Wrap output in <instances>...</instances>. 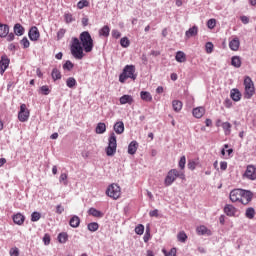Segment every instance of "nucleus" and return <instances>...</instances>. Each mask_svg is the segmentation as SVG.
<instances>
[{
    "label": "nucleus",
    "mask_w": 256,
    "mask_h": 256,
    "mask_svg": "<svg viewBox=\"0 0 256 256\" xmlns=\"http://www.w3.org/2000/svg\"><path fill=\"white\" fill-rule=\"evenodd\" d=\"M229 47L231 51H239V47H241V41H239V38L235 37L229 42Z\"/></svg>",
    "instance_id": "nucleus-15"
},
{
    "label": "nucleus",
    "mask_w": 256,
    "mask_h": 256,
    "mask_svg": "<svg viewBox=\"0 0 256 256\" xmlns=\"http://www.w3.org/2000/svg\"><path fill=\"white\" fill-rule=\"evenodd\" d=\"M119 101L120 105H127V103L128 105H133L135 100L133 99V96L125 94L122 97H120Z\"/></svg>",
    "instance_id": "nucleus-13"
},
{
    "label": "nucleus",
    "mask_w": 256,
    "mask_h": 256,
    "mask_svg": "<svg viewBox=\"0 0 256 256\" xmlns=\"http://www.w3.org/2000/svg\"><path fill=\"white\" fill-rule=\"evenodd\" d=\"M15 225H23L25 223V216L21 213H17L13 216Z\"/></svg>",
    "instance_id": "nucleus-20"
},
{
    "label": "nucleus",
    "mask_w": 256,
    "mask_h": 256,
    "mask_svg": "<svg viewBox=\"0 0 256 256\" xmlns=\"http://www.w3.org/2000/svg\"><path fill=\"white\" fill-rule=\"evenodd\" d=\"M77 7L79 9H85V7H89V1L87 0H80L78 3H77Z\"/></svg>",
    "instance_id": "nucleus-44"
},
{
    "label": "nucleus",
    "mask_w": 256,
    "mask_h": 256,
    "mask_svg": "<svg viewBox=\"0 0 256 256\" xmlns=\"http://www.w3.org/2000/svg\"><path fill=\"white\" fill-rule=\"evenodd\" d=\"M177 177H179V179L185 180V173L179 172L177 169H171L164 180V185L166 187H170V185H173V183L177 181Z\"/></svg>",
    "instance_id": "nucleus-3"
},
{
    "label": "nucleus",
    "mask_w": 256,
    "mask_h": 256,
    "mask_svg": "<svg viewBox=\"0 0 256 256\" xmlns=\"http://www.w3.org/2000/svg\"><path fill=\"white\" fill-rule=\"evenodd\" d=\"M177 239L181 243H185V241H187V234L184 231L179 232L178 235H177Z\"/></svg>",
    "instance_id": "nucleus-42"
},
{
    "label": "nucleus",
    "mask_w": 256,
    "mask_h": 256,
    "mask_svg": "<svg viewBox=\"0 0 256 256\" xmlns=\"http://www.w3.org/2000/svg\"><path fill=\"white\" fill-rule=\"evenodd\" d=\"M143 239H144V243H148L149 239H151V234H149V232H146Z\"/></svg>",
    "instance_id": "nucleus-62"
},
{
    "label": "nucleus",
    "mask_w": 256,
    "mask_h": 256,
    "mask_svg": "<svg viewBox=\"0 0 256 256\" xmlns=\"http://www.w3.org/2000/svg\"><path fill=\"white\" fill-rule=\"evenodd\" d=\"M162 253H164L165 256H177V248H172L169 252L163 249Z\"/></svg>",
    "instance_id": "nucleus-43"
},
{
    "label": "nucleus",
    "mask_w": 256,
    "mask_h": 256,
    "mask_svg": "<svg viewBox=\"0 0 256 256\" xmlns=\"http://www.w3.org/2000/svg\"><path fill=\"white\" fill-rule=\"evenodd\" d=\"M66 85H67V87H69V89H73V88L77 87V80H75L74 77H69L66 80Z\"/></svg>",
    "instance_id": "nucleus-32"
},
{
    "label": "nucleus",
    "mask_w": 256,
    "mask_h": 256,
    "mask_svg": "<svg viewBox=\"0 0 256 256\" xmlns=\"http://www.w3.org/2000/svg\"><path fill=\"white\" fill-rule=\"evenodd\" d=\"M7 41H13L15 39V34L10 33L6 36Z\"/></svg>",
    "instance_id": "nucleus-64"
},
{
    "label": "nucleus",
    "mask_w": 256,
    "mask_h": 256,
    "mask_svg": "<svg viewBox=\"0 0 256 256\" xmlns=\"http://www.w3.org/2000/svg\"><path fill=\"white\" fill-rule=\"evenodd\" d=\"M106 195L111 199H119L121 197V187L117 184H111L106 190Z\"/></svg>",
    "instance_id": "nucleus-6"
},
{
    "label": "nucleus",
    "mask_w": 256,
    "mask_h": 256,
    "mask_svg": "<svg viewBox=\"0 0 256 256\" xmlns=\"http://www.w3.org/2000/svg\"><path fill=\"white\" fill-rule=\"evenodd\" d=\"M83 49L85 53H91V51H93V38H91V34L87 31L80 34V40L79 38H72V44L70 46L72 56L78 60L85 57Z\"/></svg>",
    "instance_id": "nucleus-1"
},
{
    "label": "nucleus",
    "mask_w": 256,
    "mask_h": 256,
    "mask_svg": "<svg viewBox=\"0 0 256 256\" xmlns=\"http://www.w3.org/2000/svg\"><path fill=\"white\" fill-rule=\"evenodd\" d=\"M140 97L142 101H146L147 103H151V101H153V96H151V93L147 91H141Z\"/></svg>",
    "instance_id": "nucleus-24"
},
{
    "label": "nucleus",
    "mask_w": 256,
    "mask_h": 256,
    "mask_svg": "<svg viewBox=\"0 0 256 256\" xmlns=\"http://www.w3.org/2000/svg\"><path fill=\"white\" fill-rule=\"evenodd\" d=\"M247 219H253L255 217V209L254 208H247L245 213Z\"/></svg>",
    "instance_id": "nucleus-37"
},
{
    "label": "nucleus",
    "mask_w": 256,
    "mask_h": 256,
    "mask_svg": "<svg viewBox=\"0 0 256 256\" xmlns=\"http://www.w3.org/2000/svg\"><path fill=\"white\" fill-rule=\"evenodd\" d=\"M112 37L114 39H119L121 37V32H119V30H112Z\"/></svg>",
    "instance_id": "nucleus-54"
},
{
    "label": "nucleus",
    "mask_w": 256,
    "mask_h": 256,
    "mask_svg": "<svg viewBox=\"0 0 256 256\" xmlns=\"http://www.w3.org/2000/svg\"><path fill=\"white\" fill-rule=\"evenodd\" d=\"M135 71V65H126L122 73L119 75L120 83H125L127 79H132L135 81V79H137V74H135Z\"/></svg>",
    "instance_id": "nucleus-2"
},
{
    "label": "nucleus",
    "mask_w": 256,
    "mask_h": 256,
    "mask_svg": "<svg viewBox=\"0 0 256 256\" xmlns=\"http://www.w3.org/2000/svg\"><path fill=\"white\" fill-rule=\"evenodd\" d=\"M243 179H248V181L256 180V167L253 165H248L244 174L242 175Z\"/></svg>",
    "instance_id": "nucleus-7"
},
{
    "label": "nucleus",
    "mask_w": 256,
    "mask_h": 256,
    "mask_svg": "<svg viewBox=\"0 0 256 256\" xmlns=\"http://www.w3.org/2000/svg\"><path fill=\"white\" fill-rule=\"evenodd\" d=\"M196 167H197V163L195 161H190L188 163V169H190L191 171H195Z\"/></svg>",
    "instance_id": "nucleus-53"
},
{
    "label": "nucleus",
    "mask_w": 256,
    "mask_h": 256,
    "mask_svg": "<svg viewBox=\"0 0 256 256\" xmlns=\"http://www.w3.org/2000/svg\"><path fill=\"white\" fill-rule=\"evenodd\" d=\"M9 35V25L0 23V37H7Z\"/></svg>",
    "instance_id": "nucleus-27"
},
{
    "label": "nucleus",
    "mask_w": 256,
    "mask_h": 256,
    "mask_svg": "<svg viewBox=\"0 0 256 256\" xmlns=\"http://www.w3.org/2000/svg\"><path fill=\"white\" fill-rule=\"evenodd\" d=\"M243 196V189H234L230 192V201L232 203H240Z\"/></svg>",
    "instance_id": "nucleus-10"
},
{
    "label": "nucleus",
    "mask_w": 256,
    "mask_h": 256,
    "mask_svg": "<svg viewBox=\"0 0 256 256\" xmlns=\"http://www.w3.org/2000/svg\"><path fill=\"white\" fill-rule=\"evenodd\" d=\"M221 127H222V129H223L225 135H231V127H232L231 123H229V122H223V123L221 124Z\"/></svg>",
    "instance_id": "nucleus-31"
},
{
    "label": "nucleus",
    "mask_w": 256,
    "mask_h": 256,
    "mask_svg": "<svg viewBox=\"0 0 256 256\" xmlns=\"http://www.w3.org/2000/svg\"><path fill=\"white\" fill-rule=\"evenodd\" d=\"M64 181V185H67V173H62L60 175V183Z\"/></svg>",
    "instance_id": "nucleus-59"
},
{
    "label": "nucleus",
    "mask_w": 256,
    "mask_h": 256,
    "mask_svg": "<svg viewBox=\"0 0 256 256\" xmlns=\"http://www.w3.org/2000/svg\"><path fill=\"white\" fill-rule=\"evenodd\" d=\"M175 59L178 63H185V61H187V56L185 55V52L178 51L176 53Z\"/></svg>",
    "instance_id": "nucleus-26"
},
{
    "label": "nucleus",
    "mask_w": 256,
    "mask_h": 256,
    "mask_svg": "<svg viewBox=\"0 0 256 256\" xmlns=\"http://www.w3.org/2000/svg\"><path fill=\"white\" fill-rule=\"evenodd\" d=\"M192 113L196 119H201L205 115V109L203 107H197L193 109Z\"/></svg>",
    "instance_id": "nucleus-22"
},
{
    "label": "nucleus",
    "mask_w": 256,
    "mask_h": 256,
    "mask_svg": "<svg viewBox=\"0 0 256 256\" xmlns=\"http://www.w3.org/2000/svg\"><path fill=\"white\" fill-rule=\"evenodd\" d=\"M205 47H206V53H213V44L211 43V42H207L206 43V45H205Z\"/></svg>",
    "instance_id": "nucleus-51"
},
{
    "label": "nucleus",
    "mask_w": 256,
    "mask_h": 256,
    "mask_svg": "<svg viewBox=\"0 0 256 256\" xmlns=\"http://www.w3.org/2000/svg\"><path fill=\"white\" fill-rule=\"evenodd\" d=\"M230 97L233 101H241V92L239 89H232L230 92Z\"/></svg>",
    "instance_id": "nucleus-23"
},
{
    "label": "nucleus",
    "mask_w": 256,
    "mask_h": 256,
    "mask_svg": "<svg viewBox=\"0 0 256 256\" xmlns=\"http://www.w3.org/2000/svg\"><path fill=\"white\" fill-rule=\"evenodd\" d=\"M149 215L150 217H159V210H152Z\"/></svg>",
    "instance_id": "nucleus-61"
},
{
    "label": "nucleus",
    "mask_w": 256,
    "mask_h": 256,
    "mask_svg": "<svg viewBox=\"0 0 256 256\" xmlns=\"http://www.w3.org/2000/svg\"><path fill=\"white\" fill-rule=\"evenodd\" d=\"M117 153V136L115 133H111L108 139V147L106 148V155L108 157H113Z\"/></svg>",
    "instance_id": "nucleus-5"
},
{
    "label": "nucleus",
    "mask_w": 256,
    "mask_h": 256,
    "mask_svg": "<svg viewBox=\"0 0 256 256\" xmlns=\"http://www.w3.org/2000/svg\"><path fill=\"white\" fill-rule=\"evenodd\" d=\"M29 109H27L26 104H21L20 105V111L18 113V119L21 123H25L26 121H29Z\"/></svg>",
    "instance_id": "nucleus-8"
},
{
    "label": "nucleus",
    "mask_w": 256,
    "mask_h": 256,
    "mask_svg": "<svg viewBox=\"0 0 256 256\" xmlns=\"http://www.w3.org/2000/svg\"><path fill=\"white\" fill-rule=\"evenodd\" d=\"M10 256H19V248H17V247L11 248Z\"/></svg>",
    "instance_id": "nucleus-52"
},
{
    "label": "nucleus",
    "mask_w": 256,
    "mask_h": 256,
    "mask_svg": "<svg viewBox=\"0 0 256 256\" xmlns=\"http://www.w3.org/2000/svg\"><path fill=\"white\" fill-rule=\"evenodd\" d=\"M64 20H65V23L69 24V23H73V21H75V18L73 17V14L66 13L64 14Z\"/></svg>",
    "instance_id": "nucleus-41"
},
{
    "label": "nucleus",
    "mask_w": 256,
    "mask_h": 256,
    "mask_svg": "<svg viewBox=\"0 0 256 256\" xmlns=\"http://www.w3.org/2000/svg\"><path fill=\"white\" fill-rule=\"evenodd\" d=\"M240 19L244 25H247L249 23V17L247 16H241Z\"/></svg>",
    "instance_id": "nucleus-63"
},
{
    "label": "nucleus",
    "mask_w": 256,
    "mask_h": 256,
    "mask_svg": "<svg viewBox=\"0 0 256 256\" xmlns=\"http://www.w3.org/2000/svg\"><path fill=\"white\" fill-rule=\"evenodd\" d=\"M196 232L198 235H212L211 230L208 229L205 225L198 226L196 228Z\"/></svg>",
    "instance_id": "nucleus-18"
},
{
    "label": "nucleus",
    "mask_w": 256,
    "mask_h": 256,
    "mask_svg": "<svg viewBox=\"0 0 256 256\" xmlns=\"http://www.w3.org/2000/svg\"><path fill=\"white\" fill-rule=\"evenodd\" d=\"M74 65L72 64L71 61H66L65 64L63 65V69L65 71H71L73 69Z\"/></svg>",
    "instance_id": "nucleus-45"
},
{
    "label": "nucleus",
    "mask_w": 256,
    "mask_h": 256,
    "mask_svg": "<svg viewBox=\"0 0 256 256\" xmlns=\"http://www.w3.org/2000/svg\"><path fill=\"white\" fill-rule=\"evenodd\" d=\"M65 33H66V30L65 29H60L57 33V37L58 39H63V37H65Z\"/></svg>",
    "instance_id": "nucleus-57"
},
{
    "label": "nucleus",
    "mask_w": 256,
    "mask_h": 256,
    "mask_svg": "<svg viewBox=\"0 0 256 256\" xmlns=\"http://www.w3.org/2000/svg\"><path fill=\"white\" fill-rule=\"evenodd\" d=\"M114 131L115 133H117V135H121L123 134V132L125 131V124H123V122H116L114 124Z\"/></svg>",
    "instance_id": "nucleus-21"
},
{
    "label": "nucleus",
    "mask_w": 256,
    "mask_h": 256,
    "mask_svg": "<svg viewBox=\"0 0 256 256\" xmlns=\"http://www.w3.org/2000/svg\"><path fill=\"white\" fill-rule=\"evenodd\" d=\"M88 231H91V233H95V231L99 230V223L97 222H91L87 225Z\"/></svg>",
    "instance_id": "nucleus-34"
},
{
    "label": "nucleus",
    "mask_w": 256,
    "mask_h": 256,
    "mask_svg": "<svg viewBox=\"0 0 256 256\" xmlns=\"http://www.w3.org/2000/svg\"><path fill=\"white\" fill-rule=\"evenodd\" d=\"M40 91L42 95H49L51 93V90L49 89V86L44 85L40 88Z\"/></svg>",
    "instance_id": "nucleus-49"
},
{
    "label": "nucleus",
    "mask_w": 256,
    "mask_h": 256,
    "mask_svg": "<svg viewBox=\"0 0 256 256\" xmlns=\"http://www.w3.org/2000/svg\"><path fill=\"white\" fill-rule=\"evenodd\" d=\"M9 63H11V60L7 55H3L0 60V74L3 75L5 71H7V68L9 67Z\"/></svg>",
    "instance_id": "nucleus-11"
},
{
    "label": "nucleus",
    "mask_w": 256,
    "mask_h": 256,
    "mask_svg": "<svg viewBox=\"0 0 256 256\" xmlns=\"http://www.w3.org/2000/svg\"><path fill=\"white\" fill-rule=\"evenodd\" d=\"M137 149H139V143L137 141H132L128 145V153H129V155H135L137 153Z\"/></svg>",
    "instance_id": "nucleus-16"
},
{
    "label": "nucleus",
    "mask_w": 256,
    "mask_h": 256,
    "mask_svg": "<svg viewBox=\"0 0 256 256\" xmlns=\"http://www.w3.org/2000/svg\"><path fill=\"white\" fill-rule=\"evenodd\" d=\"M69 225L70 227H73V229H77V227L81 225V218H79L77 215L72 216L69 221Z\"/></svg>",
    "instance_id": "nucleus-17"
},
{
    "label": "nucleus",
    "mask_w": 256,
    "mask_h": 256,
    "mask_svg": "<svg viewBox=\"0 0 256 256\" xmlns=\"http://www.w3.org/2000/svg\"><path fill=\"white\" fill-rule=\"evenodd\" d=\"M252 199H253V192L242 189V196L240 198V203L242 205H249Z\"/></svg>",
    "instance_id": "nucleus-9"
},
{
    "label": "nucleus",
    "mask_w": 256,
    "mask_h": 256,
    "mask_svg": "<svg viewBox=\"0 0 256 256\" xmlns=\"http://www.w3.org/2000/svg\"><path fill=\"white\" fill-rule=\"evenodd\" d=\"M95 131L98 135H103V133L107 131V125H105L103 122H100L97 124Z\"/></svg>",
    "instance_id": "nucleus-25"
},
{
    "label": "nucleus",
    "mask_w": 256,
    "mask_h": 256,
    "mask_svg": "<svg viewBox=\"0 0 256 256\" xmlns=\"http://www.w3.org/2000/svg\"><path fill=\"white\" fill-rule=\"evenodd\" d=\"M197 33H199V28L197 26H193L185 32V37L186 39H191V37H195Z\"/></svg>",
    "instance_id": "nucleus-19"
},
{
    "label": "nucleus",
    "mask_w": 256,
    "mask_h": 256,
    "mask_svg": "<svg viewBox=\"0 0 256 256\" xmlns=\"http://www.w3.org/2000/svg\"><path fill=\"white\" fill-rule=\"evenodd\" d=\"M63 211H65V208L61 204L56 206V213L58 215H61V213H63Z\"/></svg>",
    "instance_id": "nucleus-58"
},
{
    "label": "nucleus",
    "mask_w": 256,
    "mask_h": 256,
    "mask_svg": "<svg viewBox=\"0 0 256 256\" xmlns=\"http://www.w3.org/2000/svg\"><path fill=\"white\" fill-rule=\"evenodd\" d=\"M20 43L24 49H29V46L31 45V43L29 42V39H27V37H24Z\"/></svg>",
    "instance_id": "nucleus-47"
},
{
    "label": "nucleus",
    "mask_w": 256,
    "mask_h": 256,
    "mask_svg": "<svg viewBox=\"0 0 256 256\" xmlns=\"http://www.w3.org/2000/svg\"><path fill=\"white\" fill-rule=\"evenodd\" d=\"M14 33L18 37H21V35H24V33H25V28L21 24H15L14 25Z\"/></svg>",
    "instance_id": "nucleus-28"
},
{
    "label": "nucleus",
    "mask_w": 256,
    "mask_h": 256,
    "mask_svg": "<svg viewBox=\"0 0 256 256\" xmlns=\"http://www.w3.org/2000/svg\"><path fill=\"white\" fill-rule=\"evenodd\" d=\"M67 239H69V235L67 233L63 232L58 235V241L59 243H67Z\"/></svg>",
    "instance_id": "nucleus-38"
},
{
    "label": "nucleus",
    "mask_w": 256,
    "mask_h": 256,
    "mask_svg": "<svg viewBox=\"0 0 256 256\" xmlns=\"http://www.w3.org/2000/svg\"><path fill=\"white\" fill-rule=\"evenodd\" d=\"M186 163H187V158L185 156H182L178 163L180 169H182V170L185 169Z\"/></svg>",
    "instance_id": "nucleus-46"
},
{
    "label": "nucleus",
    "mask_w": 256,
    "mask_h": 256,
    "mask_svg": "<svg viewBox=\"0 0 256 256\" xmlns=\"http://www.w3.org/2000/svg\"><path fill=\"white\" fill-rule=\"evenodd\" d=\"M43 241L45 245H49V243H51V236H49V234H45L43 237Z\"/></svg>",
    "instance_id": "nucleus-55"
},
{
    "label": "nucleus",
    "mask_w": 256,
    "mask_h": 256,
    "mask_svg": "<svg viewBox=\"0 0 256 256\" xmlns=\"http://www.w3.org/2000/svg\"><path fill=\"white\" fill-rule=\"evenodd\" d=\"M215 25H217V21L215 19H210L207 22L208 29H215Z\"/></svg>",
    "instance_id": "nucleus-50"
},
{
    "label": "nucleus",
    "mask_w": 256,
    "mask_h": 256,
    "mask_svg": "<svg viewBox=\"0 0 256 256\" xmlns=\"http://www.w3.org/2000/svg\"><path fill=\"white\" fill-rule=\"evenodd\" d=\"M111 32V29L109 28V26H104L100 29L99 31V35L101 37H107L109 35V33Z\"/></svg>",
    "instance_id": "nucleus-35"
},
{
    "label": "nucleus",
    "mask_w": 256,
    "mask_h": 256,
    "mask_svg": "<svg viewBox=\"0 0 256 256\" xmlns=\"http://www.w3.org/2000/svg\"><path fill=\"white\" fill-rule=\"evenodd\" d=\"M224 213H226V215H228V217H235V213H237V208H235L231 204H227L224 207Z\"/></svg>",
    "instance_id": "nucleus-14"
},
{
    "label": "nucleus",
    "mask_w": 256,
    "mask_h": 256,
    "mask_svg": "<svg viewBox=\"0 0 256 256\" xmlns=\"http://www.w3.org/2000/svg\"><path fill=\"white\" fill-rule=\"evenodd\" d=\"M28 35L30 41H39V37H41V34L39 33V29L37 28V26L32 27Z\"/></svg>",
    "instance_id": "nucleus-12"
},
{
    "label": "nucleus",
    "mask_w": 256,
    "mask_h": 256,
    "mask_svg": "<svg viewBox=\"0 0 256 256\" xmlns=\"http://www.w3.org/2000/svg\"><path fill=\"white\" fill-rule=\"evenodd\" d=\"M224 106L227 108V109H231V107L233 106V102L231 101V99H226L224 101Z\"/></svg>",
    "instance_id": "nucleus-56"
},
{
    "label": "nucleus",
    "mask_w": 256,
    "mask_h": 256,
    "mask_svg": "<svg viewBox=\"0 0 256 256\" xmlns=\"http://www.w3.org/2000/svg\"><path fill=\"white\" fill-rule=\"evenodd\" d=\"M220 169H221V171H227V162L226 161L220 162Z\"/></svg>",
    "instance_id": "nucleus-60"
},
{
    "label": "nucleus",
    "mask_w": 256,
    "mask_h": 256,
    "mask_svg": "<svg viewBox=\"0 0 256 256\" xmlns=\"http://www.w3.org/2000/svg\"><path fill=\"white\" fill-rule=\"evenodd\" d=\"M143 233H145V226H143V224H139L138 226L135 227L136 235H143Z\"/></svg>",
    "instance_id": "nucleus-40"
},
{
    "label": "nucleus",
    "mask_w": 256,
    "mask_h": 256,
    "mask_svg": "<svg viewBox=\"0 0 256 256\" xmlns=\"http://www.w3.org/2000/svg\"><path fill=\"white\" fill-rule=\"evenodd\" d=\"M39 219H41V213L33 212L31 215V221L37 222V221H39Z\"/></svg>",
    "instance_id": "nucleus-48"
},
{
    "label": "nucleus",
    "mask_w": 256,
    "mask_h": 256,
    "mask_svg": "<svg viewBox=\"0 0 256 256\" xmlns=\"http://www.w3.org/2000/svg\"><path fill=\"white\" fill-rule=\"evenodd\" d=\"M120 45L121 47L127 48L131 45V41H129V38L123 37L120 39Z\"/></svg>",
    "instance_id": "nucleus-39"
},
{
    "label": "nucleus",
    "mask_w": 256,
    "mask_h": 256,
    "mask_svg": "<svg viewBox=\"0 0 256 256\" xmlns=\"http://www.w3.org/2000/svg\"><path fill=\"white\" fill-rule=\"evenodd\" d=\"M244 87H245V93L244 97L245 99H251L255 95V84L253 83V80L251 77L246 76L244 78Z\"/></svg>",
    "instance_id": "nucleus-4"
},
{
    "label": "nucleus",
    "mask_w": 256,
    "mask_h": 256,
    "mask_svg": "<svg viewBox=\"0 0 256 256\" xmlns=\"http://www.w3.org/2000/svg\"><path fill=\"white\" fill-rule=\"evenodd\" d=\"M88 213H89V215H92V217H97L98 219H101V217H103V212H101L95 208H90Z\"/></svg>",
    "instance_id": "nucleus-30"
},
{
    "label": "nucleus",
    "mask_w": 256,
    "mask_h": 256,
    "mask_svg": "<svg viewBox=\"0 0 256 256\" xmlns=\"http://www.w3.org/2000/svg\"><path fill=\"white\" fill-rule=\"evenodd\" d=\"M172 107L176 113H179V111H181L183 109V102H181L179 100H174L172 102Z\"/></svg>",
    "instance_id": "nucleus-29"
},
{
    "label": "nucleus",
    "mask_w": 256,
    "mask_h": 256,
    "mask_svg": "<svg viewBox=\"0 0 256 256\" xmlns=\"http://www.w3.org/2000/svg\"><path fill=\"white\" fill-rule=\"evenodd\" d=\"M231 65H233V67H236L237 69H239V67H241V57H239V56L232 57Z\"/></svg>",
    "instance_id": "nucleus-33"
},
{
    "label": "nucleus",
    "mask_w": 256,
    "mask_h": 256,
    "mask_svg": "<svg viewBox=\"0 0 256 256\" xmlns=\"http://www.w3.org/2000/svg\"><path fill=\"white\" fill-rule=\"evenodd\" d=\"M52 79L54 81H58L59 79H61V71H59L57 68H54L52 70Z\"/></svg>",
    "instance_id": "nucleus-36"
}]
</instances>
